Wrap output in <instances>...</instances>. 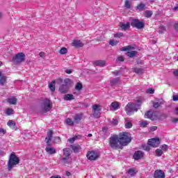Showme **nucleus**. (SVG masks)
Here are the masks:
<instances>
[{"label": "nucleus", "instance_id": "20", "mask_svg": "<svg viewBox=\"0 0 178 178\" xmlns=\"http://www.w3.org/2000/svg\"><path fill=\"white\" fill-rule=\"evenodd\" d=\"M145 118L146 119H150V120H155V117L152 115V111H147L145 113Z\"/></svg>", "mask_w": 178, "mask_h": 178}, {"label": "nucleus", "instance_id": "32", "mask_svg": "<svg viewBox=\"0 0 178 178\" xmlns=\"http://www.w3.org/2000/svg\"><path fill=\"white\" fill-rule=\"evenodd\" d=\"M136 9H138V10H145V4L140 3V4H138L136 6Z\"/></svg>", "mask_w": 178, "mask_h": 178}, {"label": "nucleus", "instance_id": "17", "mask_svg": "<svg viewBox=\"0 0 178 178\" xmlns=\"http://www.w3.org/2000/svg\"><path fill=\"white\" fill-rule=\"evenodd\" d=\"M120 26L121 27L122 30H124V31H126L127 30H129L130 29V22L124 23H120Z\"/></svg>", "mask_w": 178, "mask_h": 178}, {"label": "nucleus", "instance_id": "25", "mask_svg": "<svg viewBox=\"0 0 178 178\" xmlns=\"http://www.w3.org/2000/svg\"><path fill=\"white\" fill-rule=\"evenodd\" d=\"M65 101H72V99H74V96L72 94H67L64 96Z\"/></svg>", "mask_w": 178, "mask_h": 178}, {"label": "nucleus", "instance_id": "6", "mask_svg": "<svg viewBox=\"0 0 178 178\" xmlns=\"http://www.w3.org/2000/svg\"><path fill=\"white\" fill-rule=\"evenodd\" d=\"M92 116L96 119H98L101 117V111H102V106L99 104H94L92 106Z\"/></svg>", "mask_w": 178, "mask_h": 178}, {"label": "nucleus", "instance_id": "23", "mask_svg": "<svg viewBox=\"0 0 178 178\" xmlns=\"http://www.w3.org/2000/svg\"><path fill=\"white\" fill-rule=\"evenodd\" d=\"M7 80H8V77L5 75H3L0 78V84H1V86H5V84H6Z\"/></svg>", "mask_w": 178, "mask_h": 178}, {"label": "nucleus", "instance_id": "27", "mask_svg": "<svg viewBox=\"0 0 178 178\" xmlns=\"http://www.w3.org/2000/svg\"><path fill=\"white\" fill-rule=\"evenodd\" d=\"M132 70L134 73H136L137 74H143L144 73V70L142 68H133Z\"/></svg>", "mask_w": 178, "mask_h": 178}, {"label": "nucleus", "instance_id": "57", "mask_svg": "<svg viewBox=\"0 0 178 178\" xmlns=\"http://www.w3.org/2000/svg\"><path fill=\"white\" fill-rule=\"evenodd\" d=\"M173 74L175 76V77H178V70H175L173 71Z\"/></svg>", "mask_w": 178, "mask_h": 178}, {"label": "nucleus", "instance_id": "61", "mask_svg": "<svg viewBox=\"0 0 178 178\" xmlns=\"http://www.w3.org/2000/svg\"><path fill=\"white\" fill-rule=\"evenodd\" d=\"M174 29L176 31H178V23L174 24Z\"/></svg>", "mask_w": 178, "mask_h": 178}, {"label": "nucleus", "instance_id": "45", "mask_svg": "<svg viewBox=\"0 0 178 178\" xmlns=\"http://www.w3.org/2000/svg\"><path fill=\"white\" fill-rule=\"evenodd\" d=\"M129 175H131V176H134L136 175V170H134V168H131L128 170Z\"/></svg>", "mask_w": 178, "mask_h": 178}, {"label": "nucleus", "instance_id": "22", "mask_svg": "<svg viewBox=\"0 0 178 178\" xmlns=\"http://www.w3.org/2000/svg\"><path fill=\"white\" fill-rule=\"evenodd\" d=\"M111 106L114 111H118V109L120 108V106L118 102H112Z\"/></svg>", "mask_w": 178, "mask_h": 178}, {"label": "nucleus", "instance_id": "35", "mask_svg": "<svg viewBox=\"0 0 178 178\" xmlns=\"http://www.w3.org/2000/svg\"><path fill=\"white\" fill-rule=\"evenodd\" d=\"M75 123H79L80 120H81V115L79 114H76L74 118Z\"/></svg>", "mask_w": 178, "mask_h": 178}, {"label": "nucleus", "instance_id": "8", "mask_svg": "<svg viewBox=\"0 0 178 178\" xmlns=\"http://www.w3.org/2000/svg\"><path fill=\"white\" fill-rule=\"evenodd\" d=\"M131 26L132 27H136L138 30H141V29H144V22H140L138 19H132L131 21Z\"/></svg>", "mask_w": 178, "mask_h": 178}, {"label": "nucleus", "instance_id": "28", "mask_svg": "<svg viewBox=\"0 0 178 178\" xmlns=\"http://www.w3.org/2000/svg\"><path fill=\"white\" fill-rule=\"evenodd\" d=\"M71 148L74 151V152H79V149H81V147L79 145H71Z\"/></svg>", "mask_w": 178, "mask_h": 178}, {"label": "nucleus", "instance_id": "64", "mask_svg": "<svg viewBox=\"0 0 178 178\" xmlns=\"http://www.w3.org/2000/svg\"><path fill=\"white\" fill-rule=\"evenodd\" d=\"M173 10L175 12H176V10H178V4H177L176 6L173 8Z\"/></svg>", "mask_w": 178, "mask_h": 178}, {"label": "nucleus", "instance_id": "2", "mask_svg": "<svg viewBox=\"0 0 178 178\" xmlns=\"http://www.w3.org/2000/svg\"><path fill=\"white\" fill-rule=\"evenodd\" d=\"M120 144L122 146H126L131 143V136L127 132L120 134L119 137Z\"/></svg>", "mask_w": 178, "mask_h": 178}, {"label": "nucleus", "instance_id": "55", "mask_svg": "<svg viewBox=\"0 0 178 178\" xmlns=\"http://www.w3.org/2000/svg\"><path fill=\"white\" fill-rule=\"evenodd\" d=\"M6 155V153L5 152L0 150V158H2V156H5Z\"/></svg>", "mask_w": 178, "mask_h": 178}, {"label": "nucleus", "instance_id": "49", "mask_svg": "<svg viewBox=\"0 0 178 178\" xmlns=\"http://www.w3.org/2000/svg\"><path fill=\"white\" fill-rule=\"evenodd\" d=\"M76 138H77V136H75V137L68 139V141H69V143H70V144H73V143H74V141H76Z\"/></svg>", "mask_w": 178, "mask_h": 178}, {"label": "nucleus", "instance_id": "40", "mask_svg": "<svg viewBox=\"0 0 178 178\" xmlns=\"http://www.w3.org/2000/svg\"><path fill=\"white\" fill-rule=\"evenodd\" d=\"M145 17H151V16H152V11L146 10L145 12Z\"/></svg>", "mask_w": 178, "mask_h": 178}, {"label": "nucleus", "instance_id": "1", "mask_svg": "<svg viewBox=\"0 0 178 178\" xmlns=\"http://www.w3.org/2000/svg\"><path fill=\"white\" fill-rule=\"evenodd\" d=\"M141 104H143V99H138L136 100V103H129L125 107V111L129 116L133 115V112H137L138 109H140V106H141Z\"/></svg>", "mask_w": 178, "mask_h": 178}, {"label": "nucleus", "instance_id": "51", "mask_svg": "<svg viewBox=\"0 0 178 178\" xmlns=\"http://www.w3.org/2000/svg\"><path fill=\"white\" fill-rule=\"evenodd\" d=\"M111 124L116 126V124H118V123H119V121H118V120L112 119V120L111 121Z\"/></svg>", "mask_w": 178, "mask_h": 178}, {"label": "nucleus", "instance_id": "42", "mask_svg": "<svg viewBox=\"0 0 178 178\" xmlns=\"http://www.w3.org/2000/svg\"><path fill=\"white\" fill-rule=\"evenodd\" d=\"M162 154H163V152L162 151V149H156V156H162Z\"/></svg>", "mask_w": 178, "mask_h": 178}, {"label": "nucleus", "instance_id": "44", "mask_svg": "<svg viewBox=\"0 0 178 178\" xmlns=\"http://www.w3.org/2000/svg\"><path fill=\"white\" fill-rule=\"evenodd\" d=\"M66 123L67 124H69V126H73V124H74V123L73 122V120H72V119L70 118H67L66 120Z\"/></svg>", "mask_w": 178, "mask_h": 178}, {"label": "nucleus", "instance_id": "4", "mask_svg": "<svg viewBox=\"0 0 178 178\" xmlns=\"http://www.w3.org/2000/svg\"><path fill=\"white\" fill-rule=\"evenodd\" d=\"M19 162H20V160L18 159L17 156H16V154L12 153L10 156V159L8 163V170H12L13 166L18 165Z\"/></svg>", "mask_w": 178, "mask_h": 178}, {"label": "nucleus", "instance_id": "46", "mask_svg": "<svg viewBox=\"0 0 178 178\" xmlns=\"http://www.w3.org/2000/svg\"><path fill=\"white\" fill-rule=\"evenodd\" d=\"M121 37H124V35H123V33H118L114 35L115 38H120Z\"/></svg>", "mask_w": 178, "mask_h": 178}, {"label": "nucleus", "instance_id": "18", "mask_svg": "<svg viewBox=\"0 0 178 178\" xmlns=\"http://www.w3.org/2000/svg\"><path fill=\"white\" fill-rule=\"evenodd\" d=\"M111 86H117L118 84H120L122 81H120V78H114L110 81Z\"/></svg>", "mask_w": 178, "mask_h": 178}, {"label": "nucleus", "instance_id": "15", "mask_svg": "<svg viewBox=\"0 0 178 178\" xmlns=\"http://www.w3.org/2000/svg\"><path fill=\"white\" fill-rule=\"evenodd\" d=\"M72 46L76 47V48H81L84 47V44L80 40H74L72 42Z\"/></svg>", "mask_w": 178, "mask_h": 178}, {"label": "nucleus", "instance_id": "14", "mask_svg": "<svg viewBox=\"0 0 178 178\" xmlns=\"http://www.w3.org/2000/svg\"><path fill=\"white\" fill-rule=\"evenodd\" d=\"M7 125L9 127L10 129H12V130H17V127H16V122H15L13 120H9L7 122Z\"/></svg>", "mask_w": 178, "mask_h": 178}, {"label": "nucleus", "instance_id": "13", "mask_svg": "<svg viewBox=\"0 0 178 178\" xmlns=\"http://www.w3.org/2000/svg\"><path fill=\"white\" fill-rule=\"evenodd\" d=\"M154 178H165V172L162 170H156L154 175Z\"/></svg>", "mask_w": 178, "mask_h": 178}, {"label": "nucleus", "instance_id": "7", "mask_svg": "<svg viewBox=\"0 0 178 178\" xmlns=\"http://www.w3.org/2000/svg\"><path fill=\"white\" fill-rule=\"evenodd\" d=\"M51 108L52 104L51 103V101L48 99L44 100L41 105V109L42 111H43V112H49Z\"/></svg>", "mask_w": 178, "mask_h": 178}, {"label": "nucleus", "instance_id": "24", "mask_svg": "<svg viewBox=\"0 0 178 178\" xmlns=\"http://www.w3.org/2000/svg\"><path fill=\"white\" fill-rule=\"evenodd\" d=\"M7 102H9L10 105H16V104H17V99H16V97H11L8 99Z\"/></svg>", "mask_w": 178, "mask_h": 178}, {"label": "nucleus", "instance_id": "3", "mask_svg": "<svg viewBox=\"0 0 178 178\" xmlns=\"http://www.w3.org/2000/svg\"><path fill=\"white\" fill-rule=\"evenodd\" d=\"M109 145L113 149L120 148V140L118 135H113L109 138Z\"/></svg>", "mask_w": 178, "mask_h": 178}, {"label": "nucleus", "instance_id": "10", "mask_svg": "<svg viewBox=\"0 0 178 178\" xmlns=\"http://www.w3.org/2000/svg\"><path fill=\"white\" fill-rule=\"evenodd\" d=\"M99 156L98 155V153H97L94 151L88 152V153L86 154V157L88 158V159L89 161H97V159H98Z\"/></svg>", "mask_w": 178, "mask_h": 178}, {"label": "nucleus", "instance_id": "39", "mask_svg": "<svg viewBox=\"0 0 178 178\" xmlns=\"http://www.w3.org/2000/svg\"><path fill=\"white\" fill-rule=\"evenodd\" d=\"M163 31H166V28L163 26H160L159 29V34H163Z\"/></svg>", "mask_w": 178, "mask_h": 178}, {"label": "nucleus", "instance_id": "34", "mask_svg": "<svg viewBox=\"0 0 178 178\" xmlns=\"http://www.w3.org/2000/svg\"><path fill=\"white\" fill-rule=\"evenodd\" d=\"M130 49H135L134 47L131 45H129L127 47H123L120 49V51H130Z\"/></svg>", "mask_w": 178, "mask_h": 178}, {"label": "nucleus", "instance_id": "63", "mask_svg": "<svg viewBox=\"0 0 178 178\" xmlns=\"http://www.w3.org/2000/svg\"><path fill=\"white\" fill-rule=\"evenodd\" d=\"M177 122H178V118H173L172 120V123H177Z\"/></svg>", "mask_w": 178, "mask_h": 178}, {"label": "nucleus", "instance_id": "16", "mask_svg": "<svg viewBox=\"0 0 178 178\" xmlns=\"http://www.w3.org/2000/svg\"><path fill=\"white\" fill-rule=\"evenodd\" d=\"M45 151L49 155H54V154H56V149H55V148H54V147H47L45 148Z\"/></svg>", "mask_w": 178, "mask_h": 178}, {"label": "nucleus", "instance_id": "43", "mask_svg": "<svg viewBox=\"0 0 178 178\" xmlns=\"http://www.w3.org/2000/svg\"><path fill=\"white\" fill-rule=\"evenodd\" d=\"M6 115L8 116H10V115H13V109L12 108H8L6 111Z\"/></svg>", "mask_w": 178, "mask_h": 178}, {"label": "nucleus", "instance_id": "12", "mask_svg": "<svg viewBox=\"0 0 178 178\" xmlns=\"http://www.w3.org/2000/svg\"><path fill=\"white\" fill-rule=\"evenodd\" d=\"M143 156H144V152L139 150V151L135 152L134 154V159H135L136 161H138V159H141Z\"/></svg>", "mask_w": 178, "mask_h": 178}, {"label": "nucleus", "instance_id": "9", "mask_svg": "<svg viewBox=\"0 0 178 178\" xmlns=\"http://www.w3.org/2000/svg\"><path fill=\"white\" fill-rule=\"evenodd\" d=\"M24 58H26V55L24 53H19L13 57V60L17 65L24 62Z\"/></svg>", "mask_w": 178, "mask_h": 178}, {"label": "nucleus", "instance_id": "59", "mask_svg": "<svg viewBox=\"0 0 178 178\" xmlns=\"http://www.w3.org/2000/svg\"><path fill=\"white\" fill-rule=\"evenodd\" d=\"M113 74H114L115 76H118V75L120 74V72L114 71V72H113Z\"/></svg>", "mask_w": 178, "mask_h": 178}, {"label": "nucleus", "instance_id": "54", "mask_svg": "<svg viewBox=\"0 0 178 178\" xmlns=\"http://www.w3.org/2000/svg\"><path fill=\"white\" fill-rule=\"evenodd\" d=\"M162 149L163 151H168V145H163Z\"/></svg>", "mask_w": 178, "mask_h": 178}, {"label": "nucleus", "instance_id": "11", "mask_svg": "<svg viewBox=\"0 0 178 178\" xmlns=\"http://www.w3.org/2000/svg\"><path fill=\"white\" fill-rule=\"evenodd\" d=\"M159 144H161V142H159V138H154L148 140V145L150 147H153V148H156Z\"/></svg>", "mask_w": 178, "mask_h": 178}, {"label": "nucleus", "instance_id": "56", "mask_svg": "<svg viewBox=\"0 0 178 178\" xmlns=\"http://www.w3.org/2000/svg\"><path fill=\"white\" fill-rule=\"evenodd\" d=\"M118 60L120 61V62H124V58L123 56H119L118 58Z\"/></svg>", "mask_w": 178, "mask_h": 178}, {"label": "nucleus", "instance_id": "5", "mask_svg": "<svg viewBox=\"0 0 178 178\" xmlns=\"http://www.w3.org/2000/svg\"><path fill=\"white\" fill-rule=\"evenodd\" d=\"M64 83L59 87V91L61 94H66L69 91V88H70V85L72 84V80L70 79H65Z\"/></svg>", "mask_w": 178, "mask_h": 178}, {"label": "nucleus", "instance_id": "52", "mask_svg": "<svg viewBox=\"0 0 178 178\" xmlns=\"http://www.w3.org/2000/svg\"><path fill=\"white\" fill-rule=\"evenodd\" d=\"M0 134H6V129L0 128Z\"/></svg>", "mask_w": 178, "mask_h": 178}, {"label": "nucleus", "instance_id": "62", "mask_svg": "<svg viewBox=\"0 0 178 178\" xmlns=\"http://www.w3.org/2000/svg\"><path fill=\"white\" fill-rule=\"evenodd\" d=\"M172 99L173 101H178V95H174Z\"/></svg>", "mask_w": 178, "mask_h": 178}, {"label": "nucleus", "instance_id": "53", "mask_svg": "<svg viewBox=\"0 0 178 178\" xmlns=\"http://www.w3.org/2000/svg\"><path fill=\"white\" fill-rule=\"evenodd\" d=\"M143 149H145V151H149V149H151V148H149V145L143 146Z\"/></svg>", "mask_w": 178, "mask_h": 178}, {"label": "nucleus", "instance_id": "41", "mask_svg": "<svg viewBox=\"0 0 178 178\" xmlns=\"http://www.w3.org/2000/svg\"><path fill=\"white\" fill-rule=\"evenodd\" d=\"M75 88L76 90H77V91H80V90L83 88V84H81V83H77L75 86Z\"/></svg>", "mask_w": 178, "mask_h": 178}, {"label": "nucleus", "instance_id": "33", "mask_svg": "<svg viewBox=\"0 0 178 178\" xmlns=\"http://www.w3.org/2000/svg\"><path fill=\"white\" fill-rule=\"evenodd\" d=\"M49 88L51 90L52 92L55 91V81H52L49 84Z\"/></svg>", "mask_w": 178, "mask_h": 178}, {"label": "nucleus", "instance_id": "50", "mask_svg": "<svg viewBox=\"0 0 178 178\" xmlns=\"http://www.w3.org/2000/svg\"><path fill=\"white\" fill-rule=\"evenodd\" d=\"M125 5V8H127V9H130L131 8V5H130V2H129V1H126L124 3Z\"/></svg>", "mask_w": 178, "mask_h": 178}, {"label": "nucleus", "instance_id": "30", "mask_svg": "<svg viewBox=\"0 0 178 178\" xmlns=\"http://www.w3.org/2000/svg\"><path fill=\"white\" fill-rule=\"evenodd\" d=\"M160 105H163V100H160L159 102H153L154 108H159Z\"/></svg>", "mask_w": 178, "mask_h": 178}, {"label": "nucleus", "instance_id": "26", "mask_svg": "<svg viewBox=\"0 0 178 178\" xmlns=\"http://www.w3.org/2000/svg\"><path fill=\"white\" fill-rule=\"evenodd\" d=\"M63 155L65 158H69L70 156V149L65 148L63 149Z\"/></svg>", "mask_w": 178, "mask_h": 178}, {"label": "nucleus", "instance_id": "19", "mask_svg": "<svg viewBox=\"0 0 178 178\" xmlns=\"http://www.w3.org/2000/svg\"><path fill=\"white\" fill-rule=\"evenodd\" d=\"M93 65H95L96 66H101L102 67H104L105 65H106V62L105 60H96L93 62Z\"/></svg>", "mask_w": 178, "mask_h": 178}, {"label": "nucleus", "instance_id": "37", "mask_svg": "<svg viewBox=\"0 0 178 178\" xmlns=\"http://www.w3.org/2000/svg\"><path fill=\"white\" fill-rule=\"evenodd\" d=\"M59 54H60V55H65V54H67V49L65 47L61 48L59 51Z\"/></svg>", "mask_w": 178, "mask_h": 178}, {"label": "nucleus", "instance_id": "58", "mask_svg": "<svg viewBox=\"0 0 178 178\" xmlns=\"http://www.w3.org/2000/svg\"><path fill=\"white\" fill-rule=\"evenodd\" d=\"M156 129H158V127H150V131H155V130H156Z\"/></svg>", "mask_w": 178, "mask_h": 178}, {"label": "nucleus", "instance_id": "21", "mask_svg": "<svg viewBox=\"0 0 178 178\" xmlns=\"http://www.w3.org/2000/svg\"><path fill=\"white\" fill-rule=\"evenodd\" d=\"M51 140H52V131H49L47 133V136L45 138L47 145H49V142Z\"/></svg>", "mask_w": 178, "mask_h": 178}, {"label": "nucleus", "instance_id": "36", "mask_svg": "<svg viewBox=\"0 0 178 178\" xmlns=\"http://www.w3.org/2000/svg\"><path fill=\"white\" fill-rule=\"evenodd\" d=\"M136 54H137V51H129L127 53V56H129V58H134Z\"/></svg>", "mask_w": 178, "mask_h": 178}, {"label": "nucleus", "instance_id": "29", "mask_svg": "<svg viewBox=\"0 0 178 178\" xmlns=\"http://www.w3.org/2000/svg\"><path fill=\"white\" fill-rule=\"evenodd\" d=\"M69 161H70V158L69 157H63L60 159V162L63 165H67Z\"/></svg>", "mask_w": 178, "mask_h": 178}, {"label": "nucleus", "instance_id": "60", "mask_svg": "<svg viewBox=\"0 0 178 178\" xmlns=\"http://www.w3.org/2000/svg\"><path fill=\"white\" fill-rule=\"evenodd\" d=\"M72 70H65V73H67V74H72Z\"/></svg>", "mask_w": 178, "mask_h": 178}, {"label": "nucleus", "instance_id": "48", "mask_svg": "<svg viewBox=\"0 0 178 178\" xmlns=\"http://www.w3.org/2000/svg\"><path fill=\"white\" fill-rule=\"evenodd\" d=\"M147 126H148V122L147 121H143L140 123L141 127H147Z\"/></svg>", "mask_w": 178, "mask_h": 178}, {"label": "nucleus", "instance_id": "38", "mask_svg": "<svg viewBox=\"0 0 178 178\" xmlns=\"http://www.w3.org/2000/svg\"><path fill=\"white\" fill-rule=\"evenodd\" d=\"M118 43H119V41L118 40H111L109 41V44L111 45L112 47H115V45H118Z\"/></svg>", "mask_w": 178, "mask_h": 178}, {"label": "nucleus", "instance_id": "47", "mask_svg": "<svg viewBox=\"0 0 178 178\" xmlns=\"http://www.w3.org/2000/svg\"><path fill=\"white\" fill-rule=\"evenodd\" d=\"M154 92H155V90L154 88H149L146 90V93L147 94H154Z\"/></svg>", "mask_w": 178, "mask_h": 178}, {"label": "nucleus", "instance_id": "31", "mask_svg": "<svg viewBox=\"0 0 178 178\" xmlns=\"http://www.w3.org/2000/svg\"><path fill=\"white\" fill-rule=\"evenodd\" d=\"M125 128L126 129H131L133 127V123L131 122H129V120L127 118H125Z\"/></svg>", "mask_w": 178, "mask_h": 178}]
</instances>
